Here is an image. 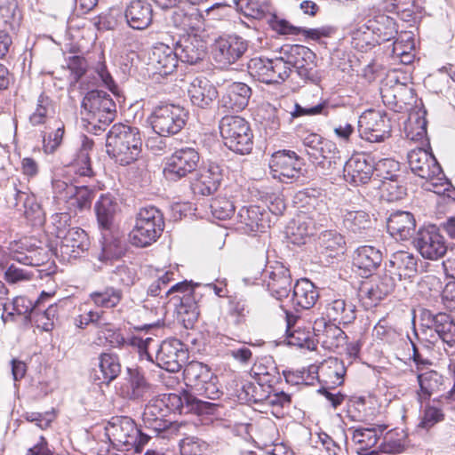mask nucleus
Instances as JSON below:
<instances>
[{"label":"nucleus","mask_w":455,"mask_h":455,"mask_svg":"<svg viewBox=\"0 0 455 455\" xmlns=\"http://www.w3.org/2000/svg\"><path fill=\"white\" fill-rule=\"evenodd\" d=\"M167 402L180 413L182 412L184 404L188 410H193L199 403L197 398L186 391L181 395L170 394L163 399L150 400L144 409L142 422L145 428L156 435L167 430L172 425V421L166 419L171 410Z\"/></svg>","instance_id":"1"},{"label":"nucleus","mask_w":455,"mask_h":455,"mask_svg":"<svg viewBox=\"0 0 455 455\" xmlns=\"http://www.w3.org/2000/svg\"><path fill=\"white\" fill-rule=\"evenodd\" d=\"M142 147L139 128L124 124H114L107 134V153L121 165L136 161Z\"/></svg>","instance_id":"2"},{"label":"nucleus","mask_w":455,"mask_h":455,"mask_svg":"<svg viewBox=\"0 0 455 455\" xmlns=\"http://www.w3.org/2000/svg\"><path fill=\"white\" fill-rule=\"evenodd\" d=\"M164 228V215L155 206L140 209L135 225L130 233V241L137 247H147L155 243Z\"/></svg>","instance_id":"3"},{"label":"nucleus","mask_w":455,"mask_h":455,"mask_svg":"<svg viewBox=\"0 0 455 455\" xmlns=\"http://www.w3.org/2000/svg\"><path fill=\"white\" fill-rule=\"evenodd\" d=\"M220 132L224 145L231 151L249 154L253 146V135L245 119L238 116H225L220 121Z\"/></svg>","instance_id":"4"},{"label":"nucleus","mask_w":455,"mask_h":455,"mask_svg":"<svg viewBox=\"0 0 455 455\" xmlns=\"http://www.w3.org/2000/svg\"><path fill=\"white\" fill-rule=\"evenodd\" d=\"M188 118V113L183 107L161 103L155 107L149 121L156 133L161 137H169L178 134L185 127Z\"/></svg>","instance_id":"5"},{"label":"nucleus","mask_w":455,"mask_h":455,"mask_svg":"<svg viewBox=\"0 0 455 455\" xmlns=\"http://www.w3.org/2000/svg\"><path fill=\"white\" fill-rule=\"evenodd\" d=\"M107 431L116 445H123L126 450L134 449L137 452L150 439L149 434L139 429L135 422L129 417L113 418L109 422Z\"/></svg>","instance_id":"6"},{"label":"nucleus","mask_w":455,"mask_h":455,"mask_svg":"<svg viewBox=\"0 0 455 455\" xmlns=\"http://www.w3.org/2000/svg\"><path fill=\"white\" fill-rule=\"evenodd\" d=\"M183 374L186 385L193 388L198 395L209 399L219 397L220 390L216 385L217 377L214 376L208 365L192 361L186 365Z\"/></svg>","instance_id":"7"},{"label":"nucleus","mask_w":455,"mask_h":455,"mask_svg":"<svg viewBox=\"0 0 455 455\" xmlns=\"http://www.w3.org/2000/svg\"><path fill=\"white\" fill-rule=\"evenodd\" d=\"M82 108L88 113L91 123L104 125L110 124L116 116V106L110 95L101 90H92L83 99Z\"/></svg>","instance_id":"8"},{"label":"nucleus","mask_w":455,"mask_h":455,"mask_svg":"<svg viewBox=\"0 0 455 455\" xmlns=\"http://www.w3.org/2000/svg\"><path fill=\"white\" fill-rule=\"evenodd\" d=\"M315 54L307 47L300 44L290 45L286 49V68L289 74L286 78L299 76L304 81H314L315 78Z\"/></svg>","instance_id":"9"},{"label":"nucleus","mask_w":455,"mask_h":455,"mask_svg":"<svg viewBox=\"0 0 455 455\" xmlns=\"http://www.w3.org/2000/svg\"><path fill=\"white\" fill-rule=\"evenodd\" d=\"M412 243L422 258L429 260L443 258L448 248L445 238L435 225L420 228Z\"/></svg>","instance_id":"10"},{"label":"nucleus","mask_w":455,"mask_h":455,"mask_svg":"<svg viewBox=\"0 0 455 455\" xmlns=\"http://www.w3.org/2000/svg\"><path fill=\"white\" fill-rule=\"evenodd\" d=\"M360 137L369 142H382L391 135L390 120L376 110L363 112L358 120Z\"/></svg>","instance_id":"11"},{"label":"nucleus","mask_w":455,"mask_h":455,"mask_svg":"<svg viewBox=\"0 0 455 455\" xmlns=\"http://www.w3.org/2000/svg\"><path fill=\"white\" fill-rule=\"evenodd\" d=\"M292 207L305 214L307 219L322 221L328 212L325 196L321 189L305 188L299 190L292 197Z\"/></svg>","instance_id":"12"},{"label":"nucleus","mask_w":455,"mask_h":455,"mask_svg":"<svg viewBox=\"0 0 455 455\" xmlns=\"http://www.w3.org/2000/svg\"><path fill=\"white\" fill-rule=\"evenodd\" d=\"M199 159L198 152L192 148L176 150L167 159L164 174L167 180L177 181L196 171Z\"/></svg>","instance_id":"13"},{"label":"nucleus","mask_w":455,"mask_h":455,"mask_svg":"<svg viewBox=\"0 0 455 455\" xmlns=\"http://www.w3.org/2000/svg\"><path fill=\"white\" fill-rule=\"evenodd\" d=\"M90 247L88 235L80 228H73L56 244L55 255L61 260L69 262L82 257Z\"/></svg>","instance_id":"14"},{"label":"nucleus","mask_w":455,"mask_h":455,"mask_svg":"<svg viewBox=\"0 0 455 455\" xmlns=\"http://www.w3.org/2000/svg\"><path fill=\"white\" fill-rule=\"evenodd\" d=\"M151 391L152 385L140 368L128 367L126 369L118 387V394L121 397L132 401L142 400L148 396Z\"/></svg>","instance_id":"15"},{"label":"nucleus","mask_w":455,"mask_h":455,"mask_svg":"<svg viewBox=\"0 0 455 455\" xmlns=\"http://www.w3.org/2000/svg\"><path fill=\"white\" fill-rule=\"evenodd\" d=\"M248 49L247 41L236 35L221 36L214 44L213 58L223 67L240 60Z\"/></svg>","instance_id":"16"},{"label":"nucleus","mask_w":455,"mask_h":455,"mask_svg":"<svg viewBox=\"0 0 455 455\" xmlns=\"http://www.w3.org/2000/svg\"><path fill=\"white\" fill-rule=\"evenodd\" d=\"M249 74L259 82L271 84L283 81L284 60L283 57L275 59L253 58L247 64Z\"/></svg>","instance_id":"17"},{"label":"nucleus","mask_w":455,"mask_h":455,"mask_svg":"<svg viewBox=\"0 0 455 455\" xmlns=\"http://www.w3.org/2000/svg\"><path fill=\"white\" fill-rule=\"evenodd\" d=\"M187 357L185 345L177 339L163 341L156 353L157 364L171 372L179 371L186 363Z\"/></svg>","instance_id":"18"},{"label":"nucleus","mask_w":455,"mask_h":455,"mask_svg":"<svg viewBox=\"0 0 455 455\" xmlns=\"http://www.w3.org/2000/svg\"><path fill=\"white\" fill-rule=\"evenodd\" d=\"M411 172L421 179L441 180L442 168L432 153L418 148L411 150L407 156Z\"/></svg>","instance_id":"19"},{"label":"nucleus","mask_w":455,"mask_h":455,"mask_svg":"<svg viewBox=\"0 0 455 455\" xmlns=\"http://www.w3.org/2000/svg\"><path fill=\"white\" fill-rule=\"evenodd\" d=\"M374 172V161L365 154L353 155L344 164L343 175L347 182L355 185L368 183Z\"/></svg>","instance_id":"20"},{"label":"nucleus","mask_w":455,"mask_h":455,"mask_svg":"<svg viewBox=\"0 0 455 455\" xmlns=\"http://www.w3.org/2000/svg\"><path fill=\"white\" fill-rule=\"evenodd\" d=\"M310 328L304 325V320L298 314L286 310V345L307 350H315V344L311 339Z\"/></svg>","instance_id":"21"},{"label":"nucleus","mask_w":455,"mask_h":455,"mask_svg":"<svg viewBox=\"0 0 455 455\" xmlns=\"http://www.w3.org/2000/svg\"><path fill=\"white\" fill-rule=\"evenodd\" d=\"M172 292H181L183 295L178 297L180 304L177 305V312L184 322L192 324L199 316V306L195 299V289L187 281L177 283L165 291L168 296Z\"/></svg>","instance_id":"22"},{"label":"nucleus","mask_w":455,"mask_h":455,"mask_svg":"<svg viewBox=\"0 0 455 455\" xmlns=\"http://www.w3.org/2000/svg\"><path fill=\"white\" fill-rule=\"evenodd\" d=\"M422 321L431 323L430 331L437 332L436 337L441 338V341L450 347L455 346V319L449 314H434L429 309H422L420 312Z\"/></svg>","instance_id":"23"},{"label":"nucleus","mask_w":455,"mask_h":455,"mask_svg":"<svg viewBox=\"0 0 455 455\" xmlns=\"http://www.w3.org/2000/svg\"><path fill=\"white\" fill-rule=\"evenodd\" d=\"M418 257L407 251H397L391 254L385 264V270L395 279L406 280L414 277L418 273Z\"/></svg>","instance_id":"24"},{"label":"nucleus","mask_w":455,"mask_h":455,"mask_svg":"<svg viewBox=\"0 0 455 455\" xmlns=\"http://www.w3.org/2000/svg\"><path fill=\"white\" fill-rule=\"evenodd\" d=\"M395 281V277L385 270V274L377 282L362 284L359 290V297L367 307L376 306L381 299L394 291Z\"/></svg>","instance_id":"25"},{"label":"nucleus","mask_w":455,"mask_h":455,"mask_svg":"<svg viewBox=\"0 0 455 455\" xmlns=\"http://www.w3.org/2000/svg\"><path fill=\"white\" fill-rule=\"evenodd\" d=\"M314 333L318 343L325 349L335 351L347 344V335L336 323H327L324 318L315 322Z\"/></svg>","instance_id":"26"},{"label":"nucleus","mask_w":455,"mask_h":455,"mask_svg":"<svg viewBox=\"0 0 455 455\" xmlns=\"http://www.w3.org/2000/svg\"><path fill=\"white\" fill-rule=\"evenodd\" d=\"M188 94L192 105L202 109L210 108L219 95L216 87L204 77L193 79Z\"/></svg>","instance_id":"27"},{"label":"nucleus","mask_w":455,"mask_h":455,"mask_svg":"<svg viewBox=\"0 0 455 455\" xmlns=\"http://www.w3.org/2000/svg\"><path fill=\"white\" fill-rule=\"evenodd\" d=\"M150 62L155 73L160 76L172 74L177 68L179 57L177 52L164 44H157L152 49Z\"/></svg>","instance_id":"28"},{"label":"nucleus","mask_w":455,"mask_h":455,"mask_svg":"<svg viewBox=\"0 0 455 455\" xmlns=\"http://www.w3.org/2000/svg\"><path fill=\"white\" fill-rule=\"evenodd\" d=\"M251 88L244 83L235 82L226 87L220 104L227 111L239 112L248 105Z\"/></svg>","instance_id":"29"},{"label":"nucleus","mask_w":455,"mask_h":455,"mask_svg":"<svg viewBox=\"0 0 455 455\" xmlns=\"http://www.w3.org/2000/svg\"><path fill=\"white\" fill-rule=\"evenodd\" d=\"M383 255L380 250L363 245L358 247L353 255V265L358 268L363 277L371 276L380 266Z\"/></svg>","instance_id":"30"},{"label":"nucleus","mask_w":455,"mask_h":455,"mask_svg":"<svg viewBox=\"0 0 455 455\" xmlns=\"http://www.w3.org/2000/svg\"><path fill=\"white\" fill-rule=\"evenodd\" d=\"M223 172L224 170L220 164L210 163L207 168L200 172L193 184L194 192L202 196L213 194L222 181Z\"/></svg>","instance_id":"31"},{"label":"nucleus","mask_w":455,"mask_h":455,"mask_svg":"<svg viewBox=\"0 0 455 455\" xmlns=\"http://www.w3.org/2000/svg\"><path fill=\"white\" fill-rule=\"evenodd\" d=\"M324 314L330 322L347 325L355 320L356 307L351 301L339 298L326 301Z\"/></svg>","instance_id":"32"},{"label":"nucleus","mask_w":455,"mask_h":455,"mask_svg":"<svg viewBox=\"0 0 455 455\" xmlns=\"http://www.w3.org/2000/svg\"><path fill=\"white\" fill-rule=\"evenodd\" d=\"M179 60L190 65L202 60L206 54L205 43L196 36L181 38L175 46Z\"/></svg>","instance_id":"33"},{"label":"nucleus","mask_w":455,"mask_h":455,"mask_svg":"<svg viewBox=\"0 0 455 455\" xmlns=\"http://www.w3.org/2000/svg\"><path fill=\"white\" fill-rule=\"evenodd\" d=\"M388 233L396 240H408L415 232L416 221L409 212L397 211L387 219Z\"/></svg>","instance_id":"34"},{"label":"nucleus","mask_w":455,"mask_h":455,"mask_svg":"<svg viewBox=\"0 0 455 455\" xmlns=\"http://www.w3.org/2000/svg\"><path fill=\"white\" fill-rule=\"evenodd\" d=\"M125 18L133 29H145L152 23V5L146 0H132L126 7Z\"/></svg>","instance_id":"35"},{"label":"nucleus","mask_w":455,"mask_h":455,"mask_svg":"<svg viewBox=\"0 0 455 455\" xmlns=\"http://www.w3.org/2000/svg\"><path fill=\"white\" fill-rule=\"evenodd\" d=\"M318 291L314 283L307 278L297 280L291 298V302L298 313L303 309L311 308L316 302Z\"/></svg>","instance_id":"36"},{"label":"nucleus","mask_w":455,"mask_h":455,"mask_svg":"<svg viewBox=\"0 0 455 455\" xmlns=\"http://www.w3.org/2000/svg\"><path fill=\"white\" fill-rule=\"evenodd\" d=\"M317 250L326 259H336L346 251L345 237L336 230H325L317 240Z\"/></svg>","instance_id":"37"},{"label":"nucleus","mask_w":455,"mask_h":455,"mask_svg":"<svg viewBox=\"0 0 455 455\" xmlns=\"http://www.w3.org/2000/svg\"><path fill=\"white\" fill-rule=\"evenodd\" d=\"M367 22L376 36L379 44L395 38L397 28L395 20L382 12L368 15Z\"/></svg>","instance_id":"38"},{"label":"nucleus","mask_w":455,"mask_h":455,"mask_svg":"<svg viewBox=\"0 0 455 455\" xmlns=\"http://www.w3.org/2000/svg\"><path fill=\"white\" fill-rule=\"evenodd\" d=\"M419 390L417 392L418 402L422 404L445 388L444 377L436 371H428L420 373L417 377Z\"/></svg>","instance_id":"39"},{"label":"nucleus","mask_w":455,"mask_h":455,"mask_svg":"<svg viewBox=\"0 0 455 455\" xmlns=\"http://www.w3.org/2000/svg\"><path fill=\"white\" fill-rule=\"evenodd\" d=\"M10 257L24 265L39 266L40 259H36V245L30 238L23 237L20 240H13L7 247Z\"/></svg>","instance_id":"40"},{"label":"nucleus","mask_w":455,"mask_h":455,"mask_svg":"<svg viewBox=\"0 0 455 455\" xmlns=\"http://www.w3.org/2000/svg\"><path fill=\"white\" fill-rule=\"evenodd\" d=\"M315 222L305 214H297L286 225V239L294 244L304 243V239L313 235Z\"/></svg>","instance_id":"41"},{"label":"nucleus","mask_w":455,"mask_h":455,"mask_svg":"<svg viewBox=\"0 0 455 455\" xmlns=\"http://www.w3.org/2000/svg\"><path fill=\"white\" fill-rule=\"evenodd\" d=\"M94 208L100 227L106 230L110 229L118 210L115 196L109 193L101 195Z\"/></svg>","instance_id":"42"},{"label":"nucleus","mask_w":455,"mask_h":455,"mask_svg":"<svg viewBox=\"0 0 455 455\" xmlns=\"http://www.w3.org/2000/svg\"><path fill=\"white\" fill-rule=\"evenodd\" d=\"M93 145L92 140L84 135L82 137L81 147L72 163L74 172L81 177H92L94 175L90 157V151L92 150Z\"/></svg>","instance_id":"43"},{"label":"nucleus","mask_w":455,"mask_h":455,"mask_svg":"<svg viewBox=\"0 0 455 455\" xmlns=\"http://www.w3.org/2000/svg\"><path fill=\"white\" fill-rule=\"evenodd\" d=\"M259 207H243L237 214L238 229L246 234L263 231L265 228Z\"/></svg>","instance_id":"44"},{"label":"nucleus","mask_w":455,"mask_h":455,"mask_svg":"<svg viewBox=\"0 0 455 455\" xmlns=\"http://www.w3.org/2000/svg\"><path fill=\"white\" fill-rule=\"evenodd\" d=\"M386 429V425H377L375 427H358L353 429L352 440L359 445L361 451H366L377 444Z\"/></svg>","instance_id":"45"},{"label":"nucleus","mask_w":455,"mask_h":455,"mask_svg":"<svg viewBox=\"0 0 455 455\" xmlns=\"http://www.w3.org/2000/svg\"><path fill=\"white\" fill-rule=\"evenodd\" d=\"M351 44L354 48L361 52H367L371 47L379 44L376 36L370 29V26L365 19L363 23H358L351 32Z\"/></svg>","instance_id":"46"},{"label":"nucleus","mask_w":455,"mask_h":455,"mask_svg":"<svg viewBox=\"0 0 455 455\" xmlns=\"http://www.w3.org/2000/svg\"><path fill=\"white\" fill-rule=\"evenodd\" d=\"M122 290L114 286H106L102 289L92 291L89 299L96 307L102 308H114L123 299Z\"/></svg>","instance_id":"47"},{"label":"nucleus","mask_w":455,"mask_h":455,"mask_svg":"<svg viewBox=\"0 0 455 455\" xmlns=\"http://www.w3.org/2000/svg\"><path fill=\"white\" fill-rule=\"evenodd\" d=\"M317 151L318 154L313 155L311 159L323 169L333 170L338 162H340L339 151L336 145L330 140H325Z\"/></svg>","instance_id":"48"},{"label":"nucleus","mask_w":455,"mask_h":455,"mask_svg":"<svg viewBox=\"0 0 455 455\" xmlns=\"http://www.w3.org/2000/svg\"><path fill=\"white\" fill-rule=\"evenodd\" d=\"M99 369L101 376L96 375V379L102 383H110L121 372V363L118 356L114 354H101L99 357Z\"/></svg>","instance_id":"49"},{"label":"nucleus","mask_w":455,"mask_h":455,"mask_svg":"<svg viewBox=\"0 0 455 455\" xmlns=\"http://www.w3.org/2000/svg\"><path fill=\"white\" fill-rule=\"evenodd\" d=\"M371 219L364 211H347L343 214L344 228L354 234H362L371 228Z\"/></svg>","instance_id":"50"},{"label":"nucleus","mask_w":455,"mask_h":455,"mask_svg":"<svg viewBox=\"0 0 455 455\" xmlns=\"http://www.w3.org/2000/svg\"><path fill=\"white\" fill-rule=\"evenodd\" d=\"M405 84L400 83L396 76H388L386 84L380 88V94L383 103L395 109L403 100L398 99V93L406 91Z\"/></svg>","instance_id":"51"},{"label":"nucleus","mask_w":455,"mask_h":455,"mask_svg":"<svg viewBox=\"0 0 455 455\" xmlns=\"http://www.w3.org/2000/svg\"><path fill=\"white\" fill-rule=\"evenodd\" d=\"M303 166L304 161L302 158L298 156L294 151L286 150V184H303L305 182L307 177Z\"/></svg>","instance_id":"52"},{"label":"nucleus","mask_w":455,"mask_h":455,"mask_svg":"<svg viewBox=\"0 0 455 455\" xmlns=\"http://www.w3.org/2000/svg\"><path fill=\"white\" fill-rule=\"evenodd\" d=\"M415 49L414 36L411 31L402 32L393 44V54L401 57L403 63H410L412 60L411 52Z\"/></svg>","instance_id":"53"},{"label":"nucleus","mask_w":455,"mask_h":455,"mask_svg":"<svg viewBox=\"0 0 455 455\" xmlns=\"http://www.w3.org/2000/svg\"><path fill=\"white\" fill-rule=\"evenodd\" d=\"M4 313L2 319L4 322L13 320L15 315H29L31 318L32 307L31 302L25 297H17L10 303H3L2 305Z\"/></svg>","instance_id":"54"},{"label":"nucleus","mask_w":455,"mask_h":455,"mask_svg":"<svg viewBox=\"0 0 455 455\" xmlns=\"http://www.w3.org/2000/svg\"><path fill=\"white\" fill-rule=\"evenodd\" d=\"M399 172L400 164L392 158H384L374 163L373 176L381 182L399 178Z\"/></svg>","instance_id":"55"},{"label":"nucleus","mask_w":455,"mask_h":455,"mask_svg":"<svg viewBox=\"0 0 455 455\" xmlns=\"http://www.w3.org/2000/svg\"><path fill=\"white\" fill-rule=\"evenodd\" d=\"M333 32L331 27H321L316 28H306L303 27H296L286 20V35H303L307 39L318 41L323 37H329Z\"/></svg>","instance_id":"56"},{"label":"nucleus","mask_w":455,"mask_h":455,"mask_svg":"<svg viewBox=\"0 0 455 455\" xmlns=\"http://www.w3.org/2000/svg\"><path fill=\"white\" fill-rule=\"evenodd\" d=\"M58 307L56 305L51 304L44 311H40L38 306L31 313V320H33L37 327H41L44 331H51L53 327V320L57 315Z\"/></svg>","instance_id":"57"},{"label":"nucleus","mask_w":455,"mask_h":455,"mask_svg":"<svg viewBox=\"0 0 455 455\" xmlns=\"http://www.w3.org/2000/svg\"><path fill=\"white\" fill-rule=\"evenodd\" d=\"M241 8L246 16L258 20L270 12L268 0H241Z\"/></svg>","instance_id":"58"},{"label":"nucleus","mask_w":455,"mask_h":455,"mask_svg":"<svg viewBox=\"0 0 455 455\" xmlns=\"http://www.w3.org/2000/svg\"><path fill=\"white\" fill-rule=\"evenodd\" d=\"M50 232L58 240L69 233L71 228V216L67 212L55 213L51 217Z\"/></svg>","instance_id":"59"},{"label":"nucleus","mask_w":455,"mask_h":455,"mask_svg":"<svg viewBox=\"0 0 455 455\" xmlns=\"http://www.w3.org/2000/svg\"><path fill=\"white\" fill-rule=\"evenodd\" d=\"M52 108V100L44 93L40 94L37 99L36 108L35 111L29 116V123L33 126L44 124L47 118L49 112Z\"/></svg>","instance_id":"60"},{"label":"nucleus","mask_w":455,"mask_h":455,"mask_svg":"<svg viewBox=\"0 0 455 455\" xmlns=\"http://www.w3.org/2000/svg\"><path fill=\"white\" fill-rule=\"evenodd\" d=\"M212 214L219 220L229 219L235 212L233 203L226 196L213 198L210 204Z\"/></svg>","instance_id":"61"},{"label":"nucleus","mask_w":455,"mask_h":455,"mask_svg":"<svg viewBox=\"0 0 455 455\" xmlns=\"http://www.w3.org/2000/svg\"><path fill=\"white\" fill-rule=\"evenodd\" d=\"M443 419L444 414L441 409L432 405H427L423 411L418 427L428 430Z\"/></svg>","instance_id":"62"},{"label":"nucleus","mask_w":455,"mask_h":455,"mask_svg":"<svg viewBox=\"0 0 455 455\" xmlns=\"http://www.w3.org/2000/svg\"><path fill=\"white\" fill-rule=\"evenodd\" d=\"M180 446L181 455H210L208 444L199 439L187 438Z\"/></svg>","instance_id":"63"},{"label":"nucleus","mask_w":455,"mask_h":455,"mask_svg":"<svg viewBox=\"0 0 455 455\" xmlns=\"http://www.w3.org/2000/svg\"><path fill=\"white\" fill-rule=\"evenodd\" d=\"M397 435V432L395 430L386 433L379 445L381 452L395 454L400 453L403 450V443L402 439L395 437Z\"/></svg>","instance_id":"64"}]
</instances>
